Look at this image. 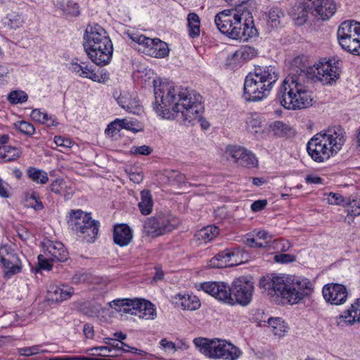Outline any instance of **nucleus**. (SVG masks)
<instances>
[{
    "label": "nucleus",
    "mask_w": 360,
    "mask_h": 360,
    "mask_svg": "<svg viewBox=\"0 0 360 360\" xmlns=\"http://www.w3.org/2000/svg\"><path fill=\"white\" fill-rule=\"evenodd\" d=\"M338 61L321 59L312 68L296 70L283 82L276 99L287 110H301L312 105L313 98L309 90L314 79L323 84H330L340 75Z\"/></svg>",
    "instance_id": "nucleus-1"
},
{
    "label": "nucleus",
    "mask_w": 360,
    "mask_h": 360,
    "mask_svg": "<svg viewBox=\"0 0 360 360\" xmlns=\"http://www.w3.org/2000/svg\"><path fill=\"white\" fill-rule=\"evenodd\" d=\"M153 108L160 115L165 117L171 112H181L183 120L188 122L200 116L202 109L200 94L171 82L153 80Z\"/></svg>",
    "instance_id": "nucleus-2"
},
{
    "label": "nucleus",
    "mask_w": 360,
    "mask_h": 360,
    "mask_svg": "<svg viewBox=\"0 0 360 360\" xmlns=\"http://www.w3.org/2000/svg\"><path fill=\"white\" fill-rule=\"evenodd\" d=\"M235 8L224 10L217 14L214 22L218 30L233 39L248 41L255 35L252 16L245 6L250 0H225Z\"/></svg>",
    "instance_id": "nucleus-3"
},
{
    "label": "nucleus",
    "mask_w": 360,
    "mask_h": 360,
    "mask_svg": "<svg viewBox=\"0 0 360 360\" xmlns=\"http://www.w3.org/2000/svg\"><path fill=\"white\" fill-rule=\"evenodd\" d=\"M259 286L267 295L279 296L292 304L303 300L313 290V285L309 279L285 274L263 276L259 280Z\"/></svg>",
    "instance_id": "nucleus-4"
},
{
    "label": "nucleus",
    "mask_w": 360,
    "mask_h": 360,
    "mask_svg": "<svg viewBox=\"0 0 360 360\" xmlns=\"http://www.w3.org/2000/svg\"><path fill=\"white\" fill-rule=\"evenodd\" d=\"M345 142L342 129L334 127L314 135L307 143V150L314 162L323 163L336 155Z\"/></svg>",
    "instance_id": "nucleus-5"
},
{
    "label": "nucleus",
    "mask_w": 360,
    "mask_h": 360,
    "mask_svg": "<svg viewBox=\"0 0 360 360\" xmlns=\"http://www.w3.org/2000/svg\"><path fill=\"white\" fill-rule=\"evenodd\" d=\"M193 343L202 354L210 358L236 360L242 354L239 348L224 340L199 338L194 339Z\"/></svg>",
    "instance_id": "nucleus-6"
},
{
    "label": "nucleus",
    "mask_w": 360,
    "mask_h": 360,
    "mask_svg": "<svg viewBox=\"0 0 360 360\" xmlns=\"http://www.w3.org/2000/svg\"><path fill=\"white\" fill-rule=\"evenodd\" d=\"M109 306L117 311L138 316L143 319H153L156 316L154 305L142 299H117L109 302Z\"/></svg>",
    "instance_id": "nucleus-7"
},
{
    "label": "nucleus",
    "mask_w": 360,
    "mask_h": 360,
    "mask_svg": "<svg viewBox=\"0 0 360 360\" xmlns=\"http://www.w3.org/2000/svg\"><path fill=\"white\" fill-rule=\"evenodd\" d=\"M176 227V224L171 216L165 213H158L148 217L143 224V231L147 236L153 238L162 236L172 231Z\"/></svg>",
    "instance_id": "nucleus-8"
},
{
    "label": "nucleus",
    "mask_w": 360,
    "mask_h": 360,
    "mask_svg": "<svg viewBox=\"0 0 360 360\" xmlns=\"http://www.w3.org/2000/svg\"><path fill=\"white\" fill-rule=\"evenodd\" d=\"M0 267L4 276L11 278L22 270V262L20 255L8 245L0 246Z\"/></svg>",
    "instance_id": "nucleus-9"
},
{
    "label": "nucleus",
    "mask_w": 360,
    "mask_h": 360,
    "mask_svg": "<svg viewBox=\"0 0 360 360\" xmlns=\"http://www.w3.org/2000/svg\"><path fill=\"white\" fill-rule=\"evenodd\" d=\"M261 79H259L252 72L245 77L243 86V97L248 101H258L266 98L271 91Z\"/></svg>",
    "instance_id": "nucleus-10"
},
{
    "label": "nucleus",
    "mask_w": 360,
    "mask_h": 360,
    "mask_svg": "<svg viewBox=\"0 0 360 360\" xmlns=\"http://www.w3.org/2000/svg\"><path fill=\"white\" fill-rule=\"evenodd\" d=\"M253 292L254 285L250 280L243 276L236 278L231 283L233 301L231 305L247 306L252 300Z\"/></svg>",
    "instance_id": "nucleus-11"
},
{
    "label": "nucleus",
    "mask_w": 360,
    "mask_h": 360,
    "mask_svg": "<svg viewBox=\"0 0 360 360\" xmlns=\"http://www.w3.org/2000/svg\"><path fill=\"white\" fill-rule=\"evenodd\" d=\"M112 43L107 32L98 24L89 25L84 34L83 46L84 51L103 45L108 47Z\"/></svg>",
    "instance_id": "nucleus-12"
},
{
    "label": "nucleus",
    "mask_w": 360,
    "mask_h": 360,
    "mask_svg": "<svg viewBox=\"0 0 360 360\" xmlns=\"http://www.w3.org/2000/svg\"><path fill=\"white\" fill-rule=\"evenodd\" d=\"M226 153L237 165L247 168L257 167L258 160L250 150L239 146H229Z\"/></svg>",
    "instance_id": "nucleus-13"
},
{
    "label": "nucleus",
    "mask_w": 360,
    "mask_h": 360,
    "mask_svg": "<svg viewBox=\"0 0 360 360\" xmlns=\"http://www.w3.org/2000/svg\"><path fill=\"white\" fill-rule=\"evenodd\" d=\"M200 288L206 293L226 304H231V302L233 301L231 285H228L225 282H205L200 284Z\"/></svg>",
    "instance_id": "nucleus-14"
},
{
    "label": "nucleus",
    "mask_w": 360,
    "mask_h": 360,
    "mask_svg": "<svg viewBox=\"0 0 360 360\" xmlns=\"http://www.w3.org/2000/svg\"><path fill=\"white\" fill-rule=\"evenodd\" d=\"M304 2L310 14L323 20L331 17L336 10L333 0H304Z\"/></svg>",
    "instance_id": "nucleus-15"
},
{
    "label": "nucleus",
    "mask_w": 360,
    "mask_h": 360,
    "mask_svg": "<svg viewBox=\"0 0 360 360\" xmlns=\"http://www.w3.org/2000/svg\"><path fill=\"white\" fill-rule=\"evenodd\" d=\"M322 294L326 302L333 305L344 304L347 298L346 287L339 283H328L323 287Z\"/></svg>",
    "instance_id": "nucleus-16"
},
{
    "label": "nucleus",
    "mask_w": 360,
    "mask_h": 360,
    "mask_svg": "<svg viewBox=\"0 0 360 360\" xmlns=\"http://www.w3.org/2000/svg\"><path fill=\"white\" fill-rule=\"evenodd\" d=\"M88 58L98 66H105L108 65L112 57L113 45L110 43L108 47L103 45H98L96 47L91 48L85 51Z\"/></svg>",
    "instance_id": "nucleus-17"
},
{
    "label": "nucleus",
    "mask_w": 360,
    "mask_h": 360,
    "mask_svg": "<svg viewBox=\"0 0 360 360\" xmlns=\"http://www.w3.org/2000/svg\"><path fill=\"white\" fill-rule=\"evenodd\" d=\"M44 253L52 262H65L68 259V252L60 242L45 240L42 243Z\"/></svg>",
    "instance_id": "nucleus-18"
},
{
    "label": "nucleus",
    "mask_w": 360,
    "mask_h": 360,
    "mask_svg": "<svg viewBox=\"0 0 360 360\" xmlns=\"http://www.w3.org/2000/svg\"><path fill=\"white\" fill-rule=\"evenodd\" d=\"M252 73L255 77L261 79L271 89L279 77L278 70L274 65L255 66L254 72Z\"/></svg>",
    "instance_id": "nucleus-19"
},
{
    "label": "nucleus",
    "mask_w": 360,
    "mask_h": 360,
    "mask_svg": "<svg viewBox=\"0 0 360 360\" xmlns=\"http://www.w3.org/2000/svg\"><path fill=\"white\" fill-rule=\"evenodd\" d=\"M70 222L72 225V230L80 233H82L89 229V227L98 223L92 219L90 214L84 213L82 210L73 212V216L71 217Z\"/></svg>",
    "instance_id": "nucleus-20"
},
{
    "label": "nucleus",
    "mask_w": 360,
    "mask_h": 360,
    "mask_svg": "<svg viewBox=\"0 0 360 360\" xmlns=\"http://www.w3.org/2000/svg\"><path fill=\"white\" fill-rule=\"evenodd\" d=\"M73 294V288L66 285H50L47 291L48 299L56 302L69 300Z\"/></svg>",
    "instance_id": "nucleus-21"
},
{
    "label": "nucleus",
    "mask_w": 360,
    "mask_h": 360,
    "mask_svg": "<svg viewBox=\"0 0 360 360\" xmlns=\"http://www.w3.org/2000/svg\"><path fill=\"white\" fill-rule=\"evenodd\" d=\"M360 322V297L351 304L350 307L338 317L337 323L342 326V323L352 325L354 322Z\"/></svg>",
    "instance_id": "nucleus-22"
},
{
    "label": "nucleus",
    "mask_w": 360,
    "mask_h": 360,
    "mask_svg": "<svg viewBox=\"0 0 360 360\" xmlns=\"http://www.w3.org/2000/svg\"><path fill=\"white\" fill-rule=\"evenodd\" d=\"M173 302L184 310L194 311L200 307V301L193 294H177L173 297Z\"/></svg>",
    "instance_id": "nucleus-23"
},
{
    "label": "nucleus",
    "mask_w": 360,
    "mask_h": 360,
    "mask_svg": "<svg viewBox=\"0 0 360 360\" xmlns=\"http://www.w3.org/2000/svg\"><path fill=\"white\" fill-rule=\"evenodd\" d=\"M69 69L79 77L88 78L94 82H100L101 80L100 75L94 69L89 68L85 63H78L77 62L72 61L70 65Z\"/></svg>",
    "instance_id": "nucleus-24"
},
{
    "label": "nucleus",
    "mask_w": 360,
    "mask_h": 360,
    "mask_svg": "<svg viewBox=\"0 0 360 360\" xmlns=\"http://www.w3.org/2000/svg\"><path fill=\"white\" fill-rule=\"evenodd\" d=\"M132 231L129 226L119 224L115 226L113 231V240L120 247L127 245L132 239Z\"/></svg>",
    "instance_id": "nucleus-25"
},
{
    "label": "nucleus",
    "mask_w": 360,
    "mask_h": 360,
    "mask_svg": "<svg viewBox=\"0 0 360 360\" xmlns=\"http://www.w3.org/2000/svg\"><path fill=\"white\" fill-rule=\"evenodd\" d=\"M143 53L155 58H164L169 53V49L166 42L159 39H153L150 46L142 50Z\"/></svg>",
    "instance_id": "nucleus-26"
},
{
    "label": "nucleus",
    "mask_w": 360,
    "mask_h": 360,
    "mask_svg": "<svg viewBox=\"0 0 360 360\" xmlns=\"http://www.w3.org/2000/svg\"><path fill=\"white\" fill-rule=\"evenodd\" d=\"M235 256V253L230 250H225L217 254L210 260V266L212 268H224L233 264H229L231 262V258Z\"/></svg>",
    "instance_id": "nucleus-27"
},
{
    "label": "nucleus",
    "mask_w": 360,
    "mask_h": 360,
    "mask_svg": "<svg viewBox=\"0 0 360 360\" xmlns=\"http://www.w3.org/2000/svg\"><path fill=\"white\" fill-rule=\"evenodd\" d=\"M219 233V229L217 226H207L198 231L194 237L200 243H207L216 238Z\"/></svg>",
    "instance_id": "nucleus-28"
},
{
    "label": "nucleus",
    "mask_w": 360,
    "mask_h": 360,
    "mask_svg": "<svg viewBox=\"0 0 360 360\" xmlns=\"http://www.w3.org/2000/svg\"><path fill=\"white\" fill-rule=\"evenodd\" d=\"M359 33H360V22L355 20H346L340 25L337 36L346 37L348 35H352V37H355Z\"/></svg>",
    "instance_id": "nucleus-29"
},
{
    "label": "nucleus",
    "mask_w": 360,
    "mask_h": 360,
    "mask_svg": "<svg viewBox=\"0 0 360 360\" xmlns=\"http://www.w3.org/2000/svg\"><path fill=\"white\" fill-rule=\"evenodd\" d=\"M338 39L340 45L344 50L356 55L360 40V33L356 34L355 37H352V35H348L346 37L338 36Z\"/></svg>",
    "instance_id": "nucleus-30"
},
{
    "label": "nucleus",
    "mask_w": 360,
    "mask_h": 360,
    "mask_svg": "<svg viewBox=\"0 0 360 360\" xmlns=\"http://www.w3.org/2000/svg\"><path fill=\"white\" fill-rule=\"evenodd\" d=\"M24 23V16L21 12L11 11L4 19V24L11 30L20 27Z\"/></svg>",
    "instance_id": "nucleus-31"
},
{
    "label": "nucleus",
    "mask_w": 360,
    "mask_h": 360,
    "mask_svg": "<svg viewBox=\"0 0 360 360\" xmlns=\"http://www.w3.org/2000/svg\"><path fill=\"white\" fill-rule=\"evenodd\" d=\"M138 206L143 215H148L152 212L153 200L150 191L143 190L141 192V201Z\"/></svg>",
    "instance_id": "nucleus-32"
},
{
    "label": "nucleus",
    "mask_w": 360,
    "mask_h": 360,
    "mask_svg": "<svg viewBox=\"0 0 360 360\" xmlns=\"http://www.w3.org/2000/svg\"><path fill=\"white\" fill-rule=\"evenodd\" d=\"M247 129L252 134L261 136L263 132V123L259 115L253 114L250 115L246 120Z\"/></svg>",
    "instance_id": "nucleus-33"
},
{
    "label": "nucleus",
    "mask_w": 360,
    "mask_h": 360,
    "mask_svg": "<svg viewBox=\"0 0 360 360\" xmlns=\"http://www.w3.org/2000/svg\"><path fill=\"white\" fill-rule=\"evenodd\" d=\"M267 324L274 335L279 338L284 336L288 331V326L281 318H269Z\"/></svg>",
    "instance_id": "nucleus-34"
},
{
    "label": "nucleus",
    "mask_w": 360,
    "mask_h": 360,
    "mask_svg": "<svg viewBox=\"0 0 360 360\" xmlns=\"http://www.w3.org/2000/svg\"><path fill=\"white\" fill-rule=\"evenodd\" d=\"M0 159L5 162L15 161L21 155L19 148L10 146L0 147Z\"/></svg>",
    "instance_id": "nucleus-35"
},
{
    "label": "nucleus",
    "mask_w": 360,
    "mask_h": 360,
    "mask_svg": "<svg viewBox=\"0 0 360 360\" xmlns=\"http://www.w3.org/2000/svg\"><path fill=\"white\" fill-rule=\"evenodd\" d=\"M27 176L32 181L37 184H45L49 181V176L46 172L37 169L34 167H28L27 169Z\"/></svg>",
    "instance_id": "nucleus-36"
},
{
    "label": "nucleus",
    "mask_w": 360,
    "mask_h": 360,
    "mask_svg": "<svg viewBox=\"0 0 360 360\" xmlns=\"http://www.w3.org/2000/svg\"><path fill=\"white\" fill-rule=\"evenodd\" d=\"M188 34L191 38L197 37L200 35V18L195 13H190L187 17Z\"/></svg>",
    "instance_id": "nucleus-37"
},
{
    "label": "nucleus",
    "mask_w": 360,
    "mask_h": 360,
    "mask_svg": "<svg viewBox=\"0 0 360 360\" xmlns=\"http://www.w3.org/2000/svg\"><path fill=\"white\" fill-rule=\"evenodd\" d=\"M348 214L352 216L360 215V195H352L348 197L347 205Z\"/></svg>",
    "instance_id": "nucleus-38"
},
{
    "label": "nucleus",
    "mask_w": 360,
    "mask_h": 360,
    "mask_svg": "<svg viewBox=\"0 0 360 360\" xmlns=\"http://www.w3.org/2000/svg\"><path fill=\"white\" fill-rule=\"evenodd\" d=\"M284 19L285 13L281 8L275 7L271 8L269 11V22L271 23V27H277L283 23Z\"/></svg>",
    "instance_id": "nucleus-39"
},
{
    "label": "nucleus",
    "mask_w": 360,
    "mask_h": 360,
    "mask_svg": "<svg viewBox=\"0 0 360 360\" xmlns=\"http://www.w3.org/2000/svg\"><path fill=\"white\" fill-rule=\"evenodd\" d=\"M7 100L12 105L22 104L27 101L28 95L22 90H13L8 94Z\"/></svg>",
    "instance_id": "nucleus-40"
},
{
    "label": "nucleus",
    "mask_w": 360,
    "mask_h": 360,
    "mask_svg": "<svg viewBox=\"0 0 360 360\" xmlns=\"http://www.w3.org/2000/svg\"><path fill=\"white\" fill-rule=\"evenodd\" d=\"M297 13L293 15V20L296 25H302L308 19V15L310 13L309 9L305 6V2L297 7Z\"/></svg>",
    "instance_id": "nucleus-41"
},
{
    "label": "nucleus",
    "mask_w": 360,
    "mask_h": 360,
    "mask_svg": "<svg viewBox=\"0 0 360 360\" xmlns=\"http://www.w3.org/2000/svg\"><path fill=\"white\" fill-rule=\"evenodd\" d=\"M117 101L121 108L130 112H134V108L137 105V101L126 94H121Z\"/></svg>",
    "instance_id": "nucleus-42"
},
{
    "label": "nucleus",
    "mask_w": 360,
    "mask_h": 360,
    "mask_svg": "<svg viewBox=\"0 0 360 360\" xmlns=\"http://www.w3.org/2000/svg\"><path fill=\"white\" fill-rule=\"evenodd\" d=\"M274 134L278 137H283L287 135L289 128L287 124L281 121H275L269 125Z\"/></svg>",
    "instance_id": "nucleus-43"
},
{
    "label": "nucleus",
    "mask_w": 360,
    "mask_h": 360,
    "mask_svg": "<svg viewBox=\"0 0 360 360\" xmlns=\"http://www.w3.org/2000/svg\"><path fill=\"white\" fill-rule=\"evenodd\" d=\"M129 39L133 41L136 42L139 45L143 46V49L150 46V44L153 43V39L146 37L143 34L134 32H126Z\"/></svg>",
    "instance_id": "nucleus-44"
},
{
    "label": "nucleus",
    "mask_w": 360,
    "mask_h": 360,
    "mask_svg": "<svg viewBox=\"0 0 360 360\" xmlns=\"http://www.w3.org/2000/svg\"><path fill=\"white\" fill-rule=\"evenodd\" d=\"M13 127L20 133L27 136H32L35 131V128L33 124L23 120L15 122Z\"/></svg>",
    "instance_id": "nucleus-45"
},
{
    "label": "nucleus",
    "mask_w": 360,
    "mask_h": 360,
    "mask_svg": "<svg viewBox=\"0 0 360 360\" xmlns=\"http://www.w3.org/2000/svg\"><path fill=\"white\" fill-rule=\"evenodd\" d=\"M165 176L172 184H179L185 182L186 180V176L184 174L175 170L165 171Z\"/></svg>",
    "instance_id": "nucleus-46"
},
{
    "label": "nucleus",
    "mask_w": 360,
    "mask_h": 360,
    "mask_svg": "<svg viewBox=\"0 0 360 360\" xmlns=\"http://www.w3.org/2000/svg\"><path fill=\"white\" fill-rule=\"evenodd\" d=\"M19 354L25 356H30L37 354H43L47 352V350L41 349L40 345H34L28 347L20 348L18 349Z\"/></svg>",
    "instance_id": "nucleus-47"
},
{
    "label": "nucleus",
    "mask_w": 360,
    "mask_h": 360,
    "mask_svg": "<svg viewBox=\"0 0 360 360\" xmlns=\"http://www.w3.org/2000/svg\"><path fill=\"white\" fill-rule=\"evenodd\" d=\"M348 197H343L338 193H330L328 197V202L330 205L346 206Z\"/></svg>",
    "instance_id": "nucleus-48"
},
{
    "label": "nucleus",
    "mask_w": 360,
    "mask_h": 360,
    "mask_svg": "<svg viewBox=\"0 0 360 360\" xmlns=\"http://www.w3.org/2000/svg\"><path fill=\"white\" fill-rule=\"evenodd\" d=\"M60 7L64 13L68 15L76 16L79 14V6L73 1H68L65 4H61Z\"/></svg>",
    "instance_id": "nucleus-49"
},
{
    "label": "nucleus",
    "mask_w": 360,
    "mask_h": 360,
    "mask_svg": "<svg viewBox=\"0 0 360 360\" xmlns=\"http://www.w3.org/2000/svg\"><path fill=\"white\" fill-rule=\"evenodd\" d=\"M54 142L57 146L63 149L71 148L74 144V142L71 139L60 136H55Z\"/></svg>",
    "instance_id": "nucleus-50"
},
{
    "label": "nucleus",
    "mask_w": 360,
    "mask_h": 360,
    "mask_svg": "<svg viewBox=\"0 0 360 360\" xmlns=\"http://www.w3.org/2000/svg\"><path fill=\"white\" fill-rule=\"evenodd\" d=\"M239 54L244 59H249L257 55V50L251 46H245L243 49L235 53L236 56Z\"/></svg>",
    "instance_id": "nucleus-51"
},
{
    "label": "nucleus",
    "mask_w": 360,
    "mask_h": 360,
    "mask_svg": "<svg viewBox=\"0 0 360 360\" xmlns=\"http://www.w3.org/2000/svg\"><path fill=\"white\" fill-rule=\"evenodd\" d=\"M105 341L109 345L112 356H117L120 353V342H117L115 339H107Z\"/></svg>",
    "instance_id": "nucleus-52"
},
{
    "label": "nucleus",
    "mask_w": 360,
    "mask_h": 360,
    "mask_svg": "<svg viewBox=\"0 0 360 360\" xmlns=\"http://www.w3.org/2000/svg\"><path fill=\"white\" fill-rule=\"evenodd\" d=\"M88 279V275L82 271H77L72 277L71 282L72 284L78 285L84 283Z\"/></svg>",
    "instance_id": "nucleus-53"
},
{
    "label": "nucleus",
    "mask_w": 360,
    "mask_h": 360,
    "mask_svg": "<svg viewBox=\"0 0 360 360\" xmlns=\"http://www.w3.org/2000/svg\"><path fill=\"white\" fill-rule=\"evenodd\" d=\"M98 226L99 224L97 223L94 224V226L89 227V229L83 231L82 233H85L88 237H89V239H87L89 242H93L94 239L97 237L98 232Z\"/></svg>",
    "instance_id": "nucleus-54"
},
{
    "label": "nucleus",
    "mask_w": 360,
    "mask_h": 360,
    "mask_svg": "<svg viewBox=\"0 0 360 360\" xmlns=\"http://www.w3.org/2000/svg\"><path fill=\"white\" fill-rule=\"evenodd\" d=\"M49 260V257L45 258L44 255H39L38 256V264L39 269L50 271L52 269L53 265L50 263Z\"/></svg>",
    "instance_id": "nucleus-55"
},
{
    "label": "nucleus",
    "mask_w": 360,
    "mask_h": 360,
    "mask_svg": "<svg viewBox=\"0 0 360 360\" xmlns=\"http://www.w3.org/2000/svg\"><path fill=\"white\" fill-rule=\"evenodd\" d=\"M274 260L278 263H289L295 260V257L290 254H278L274 256Z\"/></svg>",
    "instance_id": "nucleus-56"
},
{
    "label": "nucleus",
    "mask_w": 360,
    "mask_h": 360,
    "mask_svg": "<svg viewBox=\"0 0 360 360\" xmlns=\"http://www.w3.org/2000/svg\"><path fill=\"white\" fill-rule=\"evenodd\" d=\"M121 129L120 120H116L108 125L105 133L109 134L111 132L112 136H114L116 133L119 132Z\"/></svg>",
    "instance_id": "nucleus-57"
},
{
    "label": "nucleus",
    "mask_w": 360,
    "mask_h": 360,
    "mask_svg": "<svg viewBox=\"0 0 360 360\" xmlns=\"http://www.w3.org/2000/svg\"><path fill=\"white\" fill-rule=\"evenodd\" d=\"M90 351L98 352L97 355H98V356H112L109 345L108 346L95 347L90 349Z\"/></svg>",
    "instance_id": "nucleus-58"
},
{
    "label": "nucleus",
    "mask_w": 360,
    "mask_h": 360,
    "mask_svg": "<svg viewBox=\"0 0 360 360\" xmlns=\"http://www.w3.org/2000/svg\"><path fill=\"white\" fill-rule=\"evenodd\" d=\"M132 153L135 154H140L143 155H150L152 152V149L146 145L141 146L133 147L131 148Z\"/></svg>",
    "instance_id": "nucleus-59"
},
{
    "label": "nucleus",
    "mask_w": 360,
    "mask_h": 360,
    "mask_svg": "<svg viewBox=\"0 0 360 360\" xmlns=\"http://www.w3.org/2000/svg\"><path fill=\"white\" fill-rule=\"evenodd\" d=\"M245 244L250 248H264L268 245V241H264L262 243L257 242L254 238H248L245 240Z\"/></svg>",
    "instance_id": "nucleus-60"
},
{
    "label": "nucleus",
    "mask_w": 360,
    "mask_h": 360,
    "mask_svg": "<svg viewBox=\"0 0 360 360\" xmlns=\"http://www.w3.org/2000/svg\"><path fill=\"white\" fill-rule=\"evenodd\" d=\"M62 179H56L50 184V190L56 194H60L62 191Z\"/></svg>",
    "instance_id": "nucleus-61"
},
{
    "label": "nucleus",
    "mask_w": 360,
    "mask_h": 360,
    "mask_svg": "<svg viewBox=\"0 0 360 360\" xmlns=\"http://www.w3.org/2000/svg\"><path fill=\"white\" fill-rule=\"evenodd\" d=\"M160 345L161 347L166 351H172L173 352H174L176 349L175 343H174L172 341H168L165 338L161 340Z\"/></svg>",
    "instance_id": "nucleus-62"
},
{
    "label": "nucleus",
    "mask_w": 360,
    "mask_h": 360,
    "mask_svg": "<svg viewBox=\"0 0 360 360\" xmlns=\"http://www.w3.org/2000/svg\"><path fill=\"white\" fill-rule=\"evenodd\" d=\"M267 205L266 200H258L253 202L251 205V209L254 212L262 210Z\"/></svg>",
    "instance_id": "nucleus-63"
},
{
    "label": "nucleus",
    "mask_w": 360,
    "mask_h": 360,
    "mask_svg": "<svg viewBox=\"0 0 360 360\" xmlns=\"http://www.w3.org/2000/svg\"><path fill=\"white\" fill-rule=\"evenodd\" d=\"M43 115L44 112L39 109H34L32 111L30 116L34 121L43 124Z\"/></svg>",
    "instance_id": "nucleus-64"
}]
</instances>
